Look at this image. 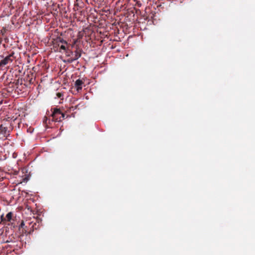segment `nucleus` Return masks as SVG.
I'll list each match as a JSON object with an SVG mask.
<instances>
[{
  "label": "nucleus",
  "instance_id": "39448f33",
  "mask_svg": "<svg viewBox=\"0 0 255 255\" xmlns=\"http://www.w3.org/2000/svg\"><path fill=\"white\" fill-rule=\"evenodd\" d=\"M84 84V81L81 79H77L75 82V87L78 92L81 90L82 89V85Z\"/></svg>",
  "mask_w": 255,
  "mask_h": 255
},
{
  "label": "nucleus",
  "instance_id": "f03ea898",
  "mask_svg": "<svg viewBox=\"0 0 255 255\" xmlns=\"http://www.w3.org/2000/svg\"><path fill=\"white\" fill-rule=\"evenodd\" d=\"M53 47L55 51L62 52V50L66 51L68 43L61 37H58L53 41Z\"/></svg>",
  "mask_w": 255,
  "mask_h": 255
},
{
  "label": "nucleus",
  "instance_id": "1a4fd4ad",
  "mask_svg": "<svg viewBox=\"0 0 255 255\" xmlns=\"http://www.w3.org/2000/svg\"><path fill=\"white\" fill-rule=\"evenodd\" d=\"M24 225H24V222H22L21 223V224H20V227H21V228H23V227L24 226Z\"/></svg>",
  "mask_w": 255,
  "mask_h": 255
},
{
  "label": "nucleus",
  "instance_id": "9b49d317",
  "mask_svg": "<svg viewBox=\"0 0 255 255\" xmlns=\"http://www.w3.org/2000/svg\"><path fill=\"white\" fill-rule=\"evenodd\" d=\"M57 95H58V97H60L61 94H60V93H58L57 94Z\"/></svg>",
  "mask_w": 255,
  "mask_h": 255
},
{
  "label": "nucleus",
  "instance_id": "20e7f679",
  "mask_svg": "<svg viewBox=\"0 0 255 255\" xmlns=\"http://www.w3.org/2000/svg\"><path fill=\"white\" fill-rule=\"evenodd\" d=\"M13 53L10 54L1 60L0 62V67H2L8 64L11 63L13 60Z\"/></svg>",
  "mask_w": 255,
  "mask_h": 255
},
{
  "label": "nucleus",
  "instance_id": "423d86ee",
  "mask_svg": "<svg viewBox=\"0 0 255 255\" xmlns=\"http://www.w3.org/2000/svg\"><path fill=\"white\" fill-rule=\"evenodd\" d=\"M12 213L11 212L8 213L4 217L3 215L1 216V221H10L11 220Z\"/></svg>",
  "mask_w": 255,
  "mask_h": 255
},
{
  "label": "nucleus",
  "instance_id": "7ed1b4c3",
  "mask_svg": "<svg viewBox=\"0 0 255 255\" xmlns=\"http://www.w3.org/2000/svg\"><path fill=\"white\" fill-rule=\"evenodd\" d=\"M51 116L53 121L55 122L61 121V118L60 117L62 116V113L59 109L56 108L54 109Z\"/></svg>",
  "mask_w": 255,
  "mask_h": 255
},
{
  "label": "nucleus",
  "instance_id": "6e6552de",
  "mask_svg": "<svg viewBox=\"0 0 255 255\" xmlns=\"http://www.w3.org/2000/svg\"><path fill=\"white\" fill-rule=\"evenodd\" d=\"M6 130V128L3 127L2 125H0V132L2 133L3 131H5Z\"/></svg>",
  "mask_w": 255,
  "mask_h": 255
},
{
  "label": "nucleus",
  "instance_id": "9d476101",
  "mask_svg": "<svg viewBox=\"0 0 255 255\" xmlns=\"http://www.w3.org/2000/svg\"><path fill=\"white\" fill-rule=\"evenodd\" d=\"M61 118V121L63 120L65 118V114L62 113V116L60 117Z\"/></svg>",
  "mask_w": 255,
  "mask_h": 255
},
{
  "label": "nucleus",
  "instance_id": "0eeeda50",
  "mask_svg": "<svg viewBox=\"0 0 255 255\" xmlns=\"http://www.w3.org/2000/svg\"><path fill=\"white\" fill-rule=\"evenodd\" d=\"M30 226H31V229H32V231H34V230H36L39 226V224L37 225L36 223H33L32 222L30 223Z\"/></svg>",
  "mask_w": 255,
  "mask_h": 255
},
{
  "label": "nucleus",
  "instance_id": "f257e3e1",
  "mask_svg": "<svg viewBox=\"0 0 255 255\" xmlns=\"http://www.w3.org/2000/svg\"><path fill=\"white\" fill-rule=\"evenodd\" d=\"M82 50L80 49L77 46L76 48V50L73 52L66 48V51H64L66 56L69 58L67 60V62L69 63L73 62L74 61L78 59L81 56V53Z\"/></svg>",
  "mask_w": 255,
  "mask_h": 255
}]
</instances>
